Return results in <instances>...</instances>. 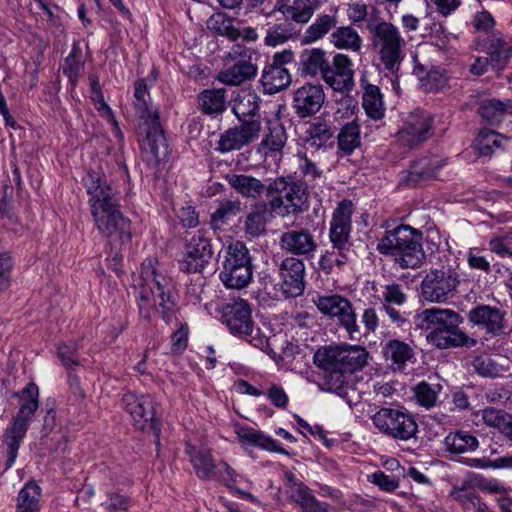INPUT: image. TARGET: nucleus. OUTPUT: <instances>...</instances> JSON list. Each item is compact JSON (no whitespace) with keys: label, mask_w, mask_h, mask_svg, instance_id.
<instances>
[{"label":"nucleus","mask_w":512,"mask_h":512,"mask_svg":"<svg viewBox=\"0 0 512 512\" xmlns=\"http://www.w3.org/2000/svg\"><path fill=\"white\" fill-rule=\"evenodd\" d=\"M94 224L105 237H116L121 242L131 239L130 220L123 216L117 191L102 173L90 171L84 178Z\"/></svg>","instance_id":"obj_1"},{"label":"nucleus","mask_w":512,"mask_h":512,"mask_svg":"<svg viewBox=\"0 0 512 512\" xmlns=\"http://www.w3.org/2000/svg\"><path fill=\"white\" fill-rule=\"evenodd\" d=\"M133 282L138 290V308L143 318L150 320L158 314L166 323L176 319V298L170 292L168 281L157 275L152 259L142 262L140 273Z\"/></svg>","instance_id":"obj_2"},{"label":"nucleus","mask_w":512,"mask_h":512,"mask_svg":"<svg viewBox=\"0 0 512 512\" xmlns=\"http://www.w3.org/2000/svg\"><path fill=\"white\" fill-rule=\"evenodd\" d=\"M460 323V315L445 308L424 309L415 316L416 327L426 331L428 343L439 349L466 344L468 337L459 329Z\"/></svg>","instance_id":"obj_3"},{"label":"nucleus","mask_w":512,"mask_h":512,"mask_svg":"<svg viewBox=\"0 0 512 512\" xmlns=\"http://www.w3.org/2000/svg\"><path fill=\"white\" fill-rule=\"evenodd\" d=\"M421 239L420 231L408 225H399L378 240L376 249L380 254L392 257L400 268L415 269L425 259Z\"/></svg>","instance_id":"obj_4"},{"label":"nucleus","mask_w":512,"mask_h":512,"mask_svg":"<svg viewBox=\"0 0 512 512\" xmlns=\"http://www.w3.org/2000/svg\"><path fill=\"white\" fill-rule=\"evenodd\" d=\"M14 396L18 398V411L3 435V448L6 452L8 467L15 463L29 423L39 408V388L35 383L29 382L22 390L15 392Z\"/></svg>","instance_id":"obj_5"},{"label":"nucleus","mask_w":512,"mask_h":512,"mask_svg":"<svg viewBox=\"0 0 512 512\" xmlns=\"http://www.w3.org/2000/svg\"><path fill=\"white\" fill-rule=\"evenodd\" d=\"M253 278V265L246 245L240 241L231 242L224 251L219 279L228 289L240 290L247 287Z\"/></svg>","instance_id":"obj_6"},{"label":"nucleus","mask_w":512,"mask_h":512,"mask_svg":"<svg viewBox=\"0 0 512 512\" xmlns=\"http://www.w3.org/2000/svg\"><path fill=\"white\" fill-rule=\"evenodd\" d=\"M269 205L281 217L296 215L304 210L308 194L303 184L277 178L267 186Z\"/></svg>","instance_id":"obj_7"},{"label":"nucleus","mask_w":512,"mask_h":512,"mask_svg":"<svg viewBox=\"0 0 512 512\" xmlns=\"http://www.w3.org/2000/svg\"><path fill=\"white\" fill-rule=\"evenodd\" d=\"M374 45L384 67L394 73L403 58L404 39L398 28L389 22H380L375 27Z\"/></svg>","instance_id":"obj_8"},{"label":"nucleus","mask_w":512,"mask_h":512,"mask_svg":"<svg viewBox=\"0 0 512 512\" xmlns=\"http://www.w3.org/2000/svg\"><path fill=\"white\" fill-rule=\"evenodd\" d=\"M374 426L383 434L402 441L413 438L417 423L413 416L393 408H381L372 417Z\"/></svg>","instance_id":"obj_9"},{"label":"nucleus","mask_w":512,"mask_h":512,"mask_svg":"<svg viewBox=\"0 0 512 512\" xmlns=\"http://www.w3.org/2000/svg\"><path fill=\"white\" fill-rule=\"evenodd\" d=\"M314 303L322 314L335 318L350 339L358 338L360 327L357 323L356 312L347 298L338 294L318 296Z\"/></svg>","instance_id":"obj_10"},{"label":"nucleus","mask_w":512,"mask_h":512,"mask_svg":"<svg viewBox=\"0 0 512 512\" xmlns=\"http://www.w3.org/2000/svg\"><path fill=\"white\" fill-rule=\"evenodd\" d=\"M185 252L181 268L188 273L201 272L210 262L213 252L210 239L203 230L185 235Z\"/></svg>","instance_id":"obj_11"},{"label":"nucleus","mask_w":512,"mask_h":512,"mask_svg":"<svg viewBox=\"0 0 512 512\" xmlns=\"http://www.w3.org/2000/svg\"><path fill=\"white\" fill-rule=\"evenodd\" d=\"M253 51L245 46L236 44L228 53V57L234 64L223 69L217 79L230 86H238L254 78L257 74V66L252 61Z\"/></svg>","instance_id":"obj_12"},{"label":"nucleus","mask_w":512,"mask_h":512,"mask_svg":"<svg viewBox=\"0 0 512 512\" xmlns=\"http://www.w3.org/2000/svg\"><path fill=\"white\" fill-rule=\"evenodd\" d=\"M459 284L456 272L450 269L429 271L421 282L423 298L431 303H443L454 293Z\"/></svg>","instance_id":"obj_13"},{"label":"nucleus","mask_w":512,"mask_h":512,"mask_svg":"<svg viewBox=\"0 0 512 512\" xmlns=\"http://www.w3.org/2000/svg\"><path fill=\"white\" fill-rule=\"evenodd\" d=\"M122 403L136 429L146 431L156 428L155 403L150 395L128 392L123 395Z\"/></svg>","instance_id":"obj_14"},{"label":"nucleus","mask_w":512,"mask_h":512,"mask_svg":"<svg viewBox=\"0 0 512 512\" xmlns=\"http://www.w3.org/2000/svg\"><path fill=\"white\" fill-rule=\"evenodd\" d=\"M322 80L337 92L350 91L354 85V70L351 58L337 53L332 62L328 60Z\"/></svg>","instance_id":"obj_15"},{"label":"nucleus","mask_w":512,"mask_h":512,"mask_svg":"<svg viewBox=\"0 0 512 512\" xmlns=\"http://www.w3.org/2000/svg\"><path fill=\"white\" fill-rule=\"evenodd\" d=\"M223 323L231 333L239 336H250L254 325L251 318V308L243 299H233L221 308Z\"/></svg>","instance_id":"obj_16"},{"label":"nucleus","mask_w":512,"mask_h":512,"mask_svg":"<svg viewBox=\"0 0 512 512\" xmlns=\"http://www.w3.org/2000/svg\"><path fill=\"white\" fill-rule=\"evenodd\" d=\"M261 128V122L257 119L243 121L238 127L221 134L217 149L222 153L241 149L258 139Z\"/></svg>","instance_id":"obj_17"},{"label":"nucleus","mask_w":512,"mask_h":512,"mask_svg":"<svg viewBox=\"0 0 512 512\" xmlns=\"http://www.w3.org/2000/svg\"><path fill=\"white\" fill-rule=\"evenodd\" d=\"M145 137L141 141V149L145 160L150 164H158L168 155V145L159 119L144 121Z\"/></svg>","instance_id":"obj_18"},{"label":"nucleus","mask_w":512,"mask_h":512,"mask_svg":"<svg viewBox=\"0 0 512 512\" xmlns=\"http://www.w3.org/2000/svg\"><path fill=\"white\" fill-rule=\"evenodd\" d=\"M304 263L294 257L284 259L279 267L277 286L285 297H296L304 291Z\"/></svg>","instance_id":"obj_19"},{"label":"nucleus","mask_w":512,"mask_h":512,"mask_svg":"<svg viewBox=\"0 0 512 512\" xmlns=\"http://www.w3.org/2000/svg\"><path fill=\"white\" fill-rule=\"evenodd\" d=\"M432 135V119L424 111H414L398 131V139L406 145L413 146L427 140Z\"/></svg>","instance_id":"obj_20"},{"label":"nucleus","mask_w":512,"mask_h":512,"mask_svg":"<svg viewBox=\"0 0 512 512\" xmlns=\"http://www.w3.org/2000/svg\"><path fill=\"white\" fill-rule=\"evenodd\" d=\"M325 100L321 85L306 84L294 92V108L296 113L304 118L317 113Z\"/></svg>","instance_id":"obj_21"},{"label":"nucleus","mask_w":512,"mask_h":512,"mask_svg":"<svg viewBox=\"0 0 512 512\" xmlns=\"http://www.w3.org/2000/svg\"><path fill=\"white\" fill-rule=\"evenodd\" d=\"M354 212L351 201L343 200L335 208L330 222L329 238L338 243L349 241L351 232V216Z\"/></svg>","instance_id":"obj_22"},{"label":"nucleus","mask_w":512,"mask_h":512,"mask_svg":"<svg viewBox=\"0 0 512 512\" xmlns=\"http://www.w3.org/2000/svg\"><path fill=\"white\" fill-rule=\"evenodd\" d=\"M280 246L286 252L305 256L313 254L317 247L314 236L305 229L284 232L280 237Z\"/></svg>","instance_id":"obj_23"},{"label":"nucleus","mask_w":512,"mask_h":512,"mask_svg":"<svg viewBox=\"0 0 512 512\" xmlns=\"http://www.w3.org/2000/svg\"><path fill=\"white\" fill-rule=\"evenodd\" d=\"M446 165V160L438 156H426L416 160L407 172L405 181L415 186L422 181L437 177L439 170Z\"/></svg>","instance_id":"obj_24"},{"label":"nucleus","mask_w":512,"mask_h":512,"mask_svg":"<svg viewBox=\"0 0 512 512\" xmlns=\"http://www.w3.org/2000/svg\"><path fill=\"white\" fill-rule=\"evenodd\" d=\"M379 300L383 310L393 322L397 324L405 322L404 315L394 307L402 306L407 301V296L400 285L388 284L383 286Z\"/></svg>","instance_id":"obj_25"},{"label":"nucleus","mask_w":512,"mask_h":512,"mask_svg":"<svg viewBox=\"0 0 512 512\" xmlns=\"http://www.w3.org/2000/svg\"><path fill=\"white\" fill-rule=\"evenodd\" d=\"M469 319L472 323L483 326L487 332L493 335L503 332V313L496 307L478 306L470 311Z\"/></svg>","instance_id":"obj_26"},{"label":"nucleus","mask_w":512,"mask_h":512,"mask_svg":"<svg viewBox=\"0 0 512 512\" xmlns=\"http://www.w3.org/2000/svg\"><path fill=\"white\" fill-rule=\"evenodd\" d=\"M324 0H293L292 3H283L278 10L286 20L296 23H307L322 5Z\"/></svg>","instance_id":"obj_27"},{"label":"nucleus","mask_w":512,"mask_h":512,"mask_svg":"<svg viewBox=\"0 0 512 512\" xmlns=\"http://www.w3.org/2000/svg\"><path fill=\"white\" fill-rule=\"evenodd\" d=\"M341 345H328L320 347L313 356L314 364L336 376V382L341 386Z\"/></svg>","instance_id":"obj_28"},{"label":"nucleus","mask_w":512,"mask_h":512,"mask_svg":"<svg viewBox=\"0 0 512 512\" xmlns=\"http://www.w3.org/2000/svg\"><path fill=\"white\" fill-rule=\"evenodd\" d=\"M235 433L239 442L243 445L256 446L269 452L287 453L275 439L251 427L238 426L235 429Z\"/></svg>","instance_id":"obj_29"},{"label":"nucleus","mask_w":512,"mask_h":512,"mask_svg":"<svg viewBox=\"0 0 512 512\" xmlns=\"http://www.w3.org/2000/svg\"><path fill=\"white\" fill-rule=\"evenodd\" d=\"M469 487V483L463 482L461 486H453L449 495L460 504L464 512H489L486 503Z\"/></svg>","instance_id":"obj_30"},{"label":"nucleus","mask_w":512,"mask_h":512,"mask_svg":"<svg viewBox=\"0 0 512 512\" xmlns=\"http://www.w3.org/2000/svg\"><path fill=\"white\" fill-rule=\"evenodd\" d=\"M328 58L319 48L305 49L300 56L301 74L310 77L323 76Z\"/></svg>","instance_id":"obj_31"},{"label":"nucleus","mask_w":512,"mask_h":512,"mask_svg":"<svg viewBox=\"0 0 512 512\" xmlns=\"http://www.w3.org/2000/svg\"><path fill=\"white\" fill-rule=\"evenodd\" d=\"M341 379L344 373H353L362 369L368 359V352L364 347L341 344Z\"/></svg>","instance_id":"obj_32"},{"label":"nucleus","mask_w":512,"mask_h":512,"mask_svg":"<svg viewBox=\"0 0 512 512\" xmlns=\"http://www.w3.org/2000/svg\"><path fill=\"white\" fill-rule=\"evenodd\" d=\"M330 241L332 243L331 249L326 250L319 261L321 268L328 272L334 267H341L345 265L350 261L353 254L349 241H345V244L338 243L335 240Z\"/></svg>","instance_id":"obj_33"},{"label":"nucleus","mask_w":512,"mask_h":512,"mask_svg":"<svg viewBox=\"0 0 512 512\" xmlns=\"http://www.w3.org/2000/svg\"><path fill=\"white\" fill-rule=\"evenodd\" d=\"M386 360L391 362L393 370L402 371L408 362L414 358L413 349L406 343L399 340L389 341L383 350Z\"/></svg>","instance_id":"obj_34"},{"label":"nucleus","mask_w":512,"mask_h":512,"mask_svg":"<svg viewBox=\"0 0 512 512\" xmlns=\"http://www.w3.org/2000/svg\"><path fill=\"white\" fill-rule=\"evenodd\" d=\"M227 181L232 188L247 198L256 199L265 191L267 192V186L253 176L245 174H230L227 176Z\"/></svg>","instance_id":"obj_35"},{"label":"nucleus","mask_w":512,"mask_h":512,"mask_svg":"<svg viewBox=\"0 0 512 512\" xmlns=\"http://www.w3.org/2000/svg\"><path fill=\"white\" fill-rule=\"evenodd\" d=\"M263 88L268 94H275L291 83V76L285 67L268 65L261 76Z\"/></svg>","instance_id":"obj_36"},{"label":"nucleus","mask_w":512,"mask_h":512,"mask_svg":"<svg viewBox=\"0 0 512 512\" xmlns=\"http://www.w3.org/2000/svg\"><path fill=\"white\" fill-rule=\"evenodd\" d=\"M291 499L299 505L301 512H333L327 503L318 501L303 484H294Z\"/></svg>","instance_id":"obj_37"},{"label":"nucleus","mask_w":512,"mask_h":512,"mask_svg":"<svg viewBox=\"0 0 512 512\" xmlns=\"http://www.w3.org/2000/svg\"><path fill=\"white\" fill-rule=\"evenodd\" d=\"M186 453L199 478L209 479L214 475L216 466L208 450L197 449L195 446L187 444Z\"/></svg>","instance_id":"obj_38"},{"label":"nucleus","mask_w":512,"mask_h":512,"mask_svg":"<svg viewBox=\"0 0 512 512\" xmlns=\"http://www.w3.org/2000/svg\"><path fill=\"white\" fill-rule=\"evenodd\" d=\"M135 107L140 118L146 122L159 119L158 109L149 100L147 84L144 79L135 82Z\"/></svg>","instance_id":"obj_39"},{"label":"nucleus","mask_w":512,"mask_h":512,"mask_svg":"<svg viewBox=\"0 0 512 512\" xmlns=\"http://www.w3.org/2000/svg\"><path fill=\"white\" fill-rule=\"evenodd\" d=\"M444 445L448 452L462 454L472 452L478 448V439L467 431L457 430L449 433L444 439Z\"/></svg>","instance_id":"obj_40"},{"label":"nucleus","mask_w":512,"mask_h":512,"mask_svg":"<svg viewBox=\"0 0 512 512\" xmlns=\"http://www.w3.org/2000/svg\"><path fill=\"white\" fill-rule=\"evenodd\" d=\"M362 106L367 114L373 120H380L384 117L385 107L380 89L373 84L363 85Z\"/></svg>","instance_id":"obj_41"},{"label":"nucleus","mask_w":512,"mask_h":512,"mask_svg":"<svg viewBox=\"0 0 512 512\" xmlns=\"http://www.w3.org/2000/svg\"><path fill=\"white\" fill-rule=\"evenodd\" d=\"M360 144V125L356 120H352L340 129L337 135V147L342 153L349 155L360 147Z\"/></svg>","instance_id":"obj_42"},{"label":"nucleus","mask_w":512,"mask_h":512,"mask_svg":"<svg viewBox=\"0 0 512 512\" xmlns=\"http://www.w3.org/2000/svg\"><path fill=\"white\" fill-rule=\"evenodd\" d=\"M331 43L338 49L357 52L361 49L362 39L355 29L344 26L337 28L331 34Z\"/></svg>","instance_id":"obj_43"},{"label":"nucleus","mask_w":512,"mask_h":512,"mask_svg":"<svg viewBox=\"0 0 512 512\" xmlns=\"http://www.w3.org/2000/svg\"><path fill=\"white\" fill-rule=\"evenodd\" d=\"M509 111L512 112V103H504L497 99H484L478 108L480 116L491 124L500 122Z\"/></svg>","instance_id":"obj_44"},{"label":"nucleus","mask_w":512,"mask_h":512,"mask_svg":"<svg viewBox=\"0 0 512 512\" xmlns=\"http://www.w3.org/2000/svg\"><path fill=\"white\" fill-rule=\"evenodd\" d=\"M260 97L253 90H241L234 100L233 112L241 120L253 116L259 108Z\"/></svg>","instance_id":"obj_45"},{"label":"nucleus","mask_w":512,"mask_h":512,"mask_svg":"<svg viewBox=\"0 0 512 512\" xmlns=\"http://www.w3.org/2000/svg\"><path fill=\"white\" fill-rule=\"evenodd\" d=\"M40 497V487L34 482L27 483L18 494L16 512H38Z\"/></svg>","instance_id":"obj_46"},{"label":"nucleus","mask_w":512,"mask_h":512,"mask_svg":"<svg viewBox=\"0 0 512 512\" xmlns=\"http://www.w3.org/2000/svg\"><path fill=\"white\" fill-rule=\"evenodd\" d=\"M225 90L211 89L199 96V105L205 114H219L225 110Z\"/></svg>","instance_id":"obj_47"},{"label":"nucleus","mask_w":512,"mask_h":512,"mask_svg":"<svg viewBox=\"0 0 512 512\" xmlns=\"http://www.w3.org/2000/svg\"><path fill=\"white\" fill-rule=\"evenodd\" d=\"M337 24V20L331 15L319 16L305 31L304 42L313 43L321 39Z\"/></svg>","instance_id":"obj_48"},{"label":"nucleus","mask_w":512,"mask_h":512,"mask_svg":"<svg viewBox=\"0 0 512 512\" xmlns=\"http://www.w3.org/2000/svg\"><path fill=\"white\" fill-rule=\"evenodd\" d=\"M268 130L269 133L261 142V148L269 152H280L287 140L283 126L278 121H269Z\"/></svg>","instance_id":"obj_49"},{"label":"nucleus","mask_w":512,"mask_h":512,"mask_svg":"<svg viewBox=\"0 0 512 512\" xmlns=\"http://www.w3.org/2000/svg\"><path fill=\"white\" fill-rule=\"evenodd\" d=\"M506 140L507 139L499 133L493 130L484 129L479 132L474 145L479 154L488 156Z\"/></svg>","instance_id":"obj_50"},{"label":"nucleus","mask_w":512,"mask_h":512,"mask_svg":"<svg viewBox=\"0 0 512 512\" xmlns=\"http://www.w3.org/2000/svg\"><path fill=\"white\" fill-rule=\"evenodd\" d=\"M511 55V45L503 39L492 42L489 52L490 68L496 72L502 70Z\"/></svg>","instance_id":"obj_51"},{"label":"nucleus","mask_w":512,"mask_h":512,"mask_svg":"<svg viewBox=\"0 0 512 512\" xmlns=\"http://www.w3.org/2000/svg\"><path fill=\"white\" fill-rule=\"evenodd\" d=\"M209 30L218 35L225 36L231 41L238 40V28L232 23V20L221 13L213 14L207 21Z\"/></svg>","instance_id":"obj_52"},{"label":"nucleus","mask_w":512,"mask_h":512,"mask_svg":"<svg viewBox=\"0 0 512 512\" xmlns=\"http://www.w3.org/2000/svg\"><path fill=\"white\" fill-rule=\"evenodd\" d=\"M331 137V129L326 123H314L307 130L305 145L318 150L323 147Z\"/></svg>","instance_id":"obj_53"},{"label":"nucleus","mask_w":512,"mask_h":512,"mask_svg":"<svg viewBox=\"0 0 512 512\" xmlns=\"http://www.w3.org/2000/svg\"><path fill=\"white\" fill-rule=\"evenodd\" d=\"M439 391V385H431L422 381L414 387V397L420 406L429 409L435 406Z\"/></svg>","instance_id":"obj_54"},{"label":"nucleus","mask_w":512,"mask_h":512,"mask_svg":"<svg viewBox=\"0 0 512 512\" xmlns=\"http://www.w3.org/2000/svg\"><path fill=\"white\" fill-rule=\"evenodd\" d=\"M449 77L439 68L431 69L426 76L420 78L421 87L428 92H435L446 87Z\"/></svg>","instance_id":"obj_55"},{"label":"nucleus","mask_w":512,"mask_h":512,"mask_svg":"<svg viewBox=\"0 0 512 512\" xmlns=\"http://www.w3.org/2000/svg\"><path fill=\"white\" fill-rule=\"evenodd\" d=\"M466 482L469 483L470 487L477 488L485 493L497 494L501 496L507 494V488L496 479L485 478L481 475H474L469 481Z\"/></svg>","instance_id":"obj_56"},{"label":"nucleus","mask_w":512,"mask_h":512,"mask_svg":"<svg viewBox=\"0 0 512 512\" xmlns=\"http://www.w3.org/2000/svg\"><path fill=\"white\" fill-rule=\"evenodd\" d=\"M266 211L258 209L250 212L246 218L245 231L251 237H257L265 232Z\"/></svg>","instance_id":"obj_57"},{"label":"nucleus","mask_w":512,"mask_h":512,"mask_svg":"<svg viewBox=\"0 0 512 512\" xmlns=\"http://www.w3.org/2000/svg\"><path fill=\"white\" fill-rule=\"evenodd\" d=\"M474 370L482 376L495 377L499 375L500 369L488 355H480L473 359Z\"/></svg>","instance_id":"obj_58"},{"label":"nucleus","mask_w":512,"mask_h":512,"mask_svg":"<svg viewBox=\"0 0 512 512\" xmlns=\"http://www.w3.org/2000/svg\"><path fill=\"white\" fill-rule=\"evenodd\" d=\"M239 203L225 201L212 213L211 220L214 225H221L239 212Z\"/></svg>","instance_id":"obj_59"},{"label":"nucleus","mask_w":512,"mask_h":512,"mask_svg":"<svg viewBox=\"0 0 512 512\" xmlns=\"http://www.w3.org/2000/svg\"><path fill=\"white\" fill-rule=\"evenodd\" d=\"M481 416L487 426L495 428L498 431H500L505 421L510 420V414L492 407L483 409Z\"/></svg>","instance_id":"obj_60"},{"label":"nucleus","mask_w":512,"mask_h":512,"mask_svg":"<svg viewBox=\"0 0 512 512\" xmlns=\"http://www.w3.org/2000/svg\"><path fill=\"white\" fill-rule=\"evenodd\" d=\"M292 37V33L284 26L277 25L267 30L264 42L267 46L275 47L286 43Z\"/></svg>","instance_id":"obj_61"},{"label":"nucleus","mask_w":512,"mask_h":512,"mask_svg":"<svg viewBox=\"0 0 512 512\" xmlns=\"http://www.w3.org/2000/svg\"><path fill=\"white\" fill-rule=\"evenodd\" d=\"M369 482L377 485L381 490L385 492H393L399 486V483L394 478L386 475L382 471H377L371 475H368Z\"/></svg>","instance_id":"obj_62"},{"label":"nucleus","mask_w":512,"mask_h":512,"mask_svg":"<svg viewBox=\"0 0 512 512\" xmlns=\"http://www.w3.org/2000/svg\"><path fill=\"white\" fill-rule=\"evenodd\" d=\"M298 167L308 180H315L322 176V171L305 154L298 155Z\"/></svg>","instance_id":"obj_63"},{"label":"nucleus","mask_w":512,"mask_h":512,"mask_svg":"<svg viewBox=\"0 0 512 512\" xmlns=\"http://www.w3.org/2000/svg\"><path fill=\"white\" fill-rule=\"evenodd\" d=\"M104 507L107 512H126L129 507V499L120 494H109Z\"/></svg>","instance_id":"obj_64"}]
</instances>
